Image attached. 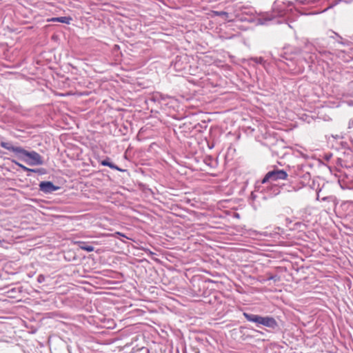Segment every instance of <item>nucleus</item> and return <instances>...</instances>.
I'll list each match as a JSON object with an SVG mask.
<instances>
[{"mask_svg":"<svg viewBox=\"0 0 353 353\" xmlns=\"http://www.w3.org/2000/svg\"><path fill=\"white\" fill-rule=\"evenodd\" d=\"M18 156L30 165H39L43 163L41 155L35 151L28 152L21 148Z\"/></svg>","mask_w":353,"mask_h":353,"instance_id":"obj_1","label":"nucleus"},{"mask_svg":"<svg viewBox=\"0 0 353 353\" xmlns=\"http://www.w3.org/2000/svg\"><path fill=\"white\" fill-rule=\"evenodd\" d=\"M243 315L248 321L261 324L268 327H274L277 325L276 321L272 317H263L259 315L250 314L248 313H244Z\"/></svg>","mask_w":353,"mask_h":353,"instance_id":"obj_2","label":"nucleus"},{"mask_svg":"<svg viewBox=\"0 0 353 353\" xmlns=\"http://www.w3.org/2000/svg\"><path fill=\"white\" fill-rule=\"evenodd\" d=\"M288 177V174L283 170H276L268 172L262 180V183H265L270 180L277 181L279 179L285 180Z\"/></svg>","mask_w":353,"mask_h":353,"instance_id":"obj_3","label":"nucleus"},{"mask_svg":"<svg viewBox=\"0 0 353 353\" xmlns=\"http://www.w3.org/2000/svg\"><path fill=\"white\" fill-rule=\"evenodd\" d=\"M40 190L45 193H50L58 190V187L54 185L50 181H43L39 184Z\"/></svg>","mask_w":353,"mask_h":353,"instance_id":"obj_4","label":"nucleus"},{"mask_svg":"<svg viewBox=\"0 0 353 353\" xmlns=\"http://www.w3.org/2000/svg\"><path fill=\"white\" fill-rule=\"evenodd\" d=\"M0 145L2 148H3L6 150H8L10 151H12L17 155H19V154L22 148L21 147L12 146L10 143H7V142H3V141L1 142Z\"/></svg>","mask_w":353,"mask_h":353,"instance_id":"obj_5","label":"nucleus"},{"mask_svg":"<svg viewBox=\"0 0 353 353\" xmlns=\"http://www.w3.org/2000/svg\"><path fill=\"white\" fill-rule=\"evenodd\" d=\"M101 164L102 165H103V166H108L109 168H110L112 169L121 171V170L119 169L117 165H115L113 163H110L109 161V159H105V160L101 161Z\"/></svg>","mask_w":353,"mask_h":353,"instance_id":"obj_6","label":"nucleus"},{"mask_svg":"<svg viewBox=\"0 0 353 353\" xmlns=\"http://www.w3.org/2000/svg\"><path fill=\"white\" fill-rule=\"evenodd\" d=\"M71 19L67 17H57L48 19V22H68Z\"/></svg>","mask_w":353,"mask_h":353,"instance_id":"obj_7","label":"nucleus"},{"mask_svg":"<svg viewBox=\"0 0 353 353\" xmlns=\"http://www.w3.org/2000/svg\"><path fill=\"white\" fill-rule=\"evenodd\" d=\"M79 247H80V248L81 250H85V251L89 252L94 251V247L92 246V245H80Z\"/></svg>","mask_w":353,"mask_h":353,"instance_id":"obj_8","label":"nucleus"},{"mask_svg":"<svg viewBox=\"0 0 353 353\" xmlns=\"http://www.w3.org/2000/svg\"><path fill=\"white\" fill-rule=\"evenodd\" d=\"M22 169H23L24 171H27V172H37V170L28 168L26 167L25 165H23V167L22 168Z\"/></svg>","mask_w":353,"mask_h":353,"instance_id":"obj_9","label":"nucleus"},{"mask_svg":"<svg viewBox=\"0 0 353 353\" xmlns=\"http://www.w3.org/2000/svg\"><path fill=\"white\" fill-rule=\"evenodd\" d=\"M44 279H45V277H44L43 275H39V276H38V281H39V283L43 282V281H44Z\"/></svg>","mask_w":353,"mask_h":353,"instance_id":"obj_10","label":"nucleus"},{"mask_svg":"<svg viewBox=\"0 0 353 353\" xmlns=\"http://www.w3.org/2000/svg\"><path fill=\"white\" fill-rule=\"evenodd\" d=\"M12 162H14L17 165H18L19 167H20L21 169H22V168L23 167V165H22V164H21V163H18V162H17V161H12Z\"/></svg>","mask_w":353,"mask_h":353,"instance_id":"obj_11","label":"nucleus"},{"mask_svg":"<svg viewBox=\"0 0 353 353\" xmlns=\"http://www.w3.org/2000/svg\"><path fill=\"white\" fill-rule=\"evenodd\" d=\"M113 235H114V236L119 235V236H125V235H124V234H121V232H115Z\"/></svg>","mask_w":353,"mask_h":353,"instance_id":"obj_12","label":"nucleus"},{"mask_svg":"<svg viewBox=\"0 0 353 353\" xmlns=\"http://www.w3.org/2000/svg\"><path fill=\"white\" fill-rule=\"evenodd\" d=\"M212 14H218V12H212Z\"/></svg>","mask_w":353,"mask_h":353,"instance_id":"obj_13","label":"nucleus"}]
</instances>
